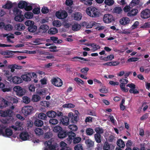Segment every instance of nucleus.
Here are the masks:
<instances>
[{"mask_svg":"<svg viewBox=\"0 0 150 150\" xmlns=\"http://www.w3.org/2000/svg\"><path fill=\"white\" fill-rule=\"evenodd\" d=\"M58 30L55 28H51L49 29L48 33L50 35H54L58 33Z\"/></svg>","mask_w":150,"mask_h":150,"instance_id":"72a5a7b5","label":"nucleus"},{"mask_svg":"<svg viewBox=\"0 0 150 150\" xmlns=\"http://www.w3.org/2000/svg\"><path fill=\"white\" fill-rule=\"evenodd\" d=\"M101 135L98 134H94V139L96 142L100 143L101 142Z\"/></svg>","mask_w":150,"mask_h":150,"instance_id":"7c9ffc66","label":"nucleus"},{"mask_svg":"<svg viewBox=\"0 0 150 150\" xmlns=\"http://www.w3.org/2000/svg\"><path fill=\"white\" fill-rule=\"evenodd\" d=\"M13 6V4L11 2L9 1H7L6 4L4 5L2 7L6 9H10Z\"/></svg>","mask_w":150,"mask_h":150,"instance_id":"a878e982","label":"nucleus"},{"mask_svg":"<svg viewBox=\"0 0 150 150\" xmlns=\"http://www.w3.org/2000/svg\"><path fill=\"white\" fill-rule=\"evenodd\" d=\"M95 130L96 132V134H98L101 135L104 132L103 129L102 127H96L95 129Z\"/></svg>","mask_w":150,"mask_h":150,"instance_id":"a19ab883","label":"nucleus"},{"mask_svg":"<svg viewBox=\"0 0 150 150\" xmlns=\"http://www.w3.org/2000/svg\"><path fill=\"white\" fill-rule=\"evenodd\" d=\"M108 141L109 142H115V137L114 136L111 135L109 137Z\"/></svg>","mask_w":150,"mask_h":150,"instance_id":"0e129e2a","label":"nucleus"},{"mask_svg":"<svg viewBox=\"0 0 150 150\" xmlns=\"http://www.w3.org/2000/svg\"><path fill=\"white\" fill-rule=\"evenodd\" d=\"M49 28V27L48 25L43 24L41 25L38 29V32L36 33L37 35H40V33H45Z\"/></svg>","mask_w":150,"mask_h":150,"instance_id":"9b49d317","label":"nucleus"},{"mask_svg":"<svg viewBox=\"0 0 150 150\" xmlns=\"http://www.w3.org/2000/svg\"><path fill=\"white\" fill-rule=\"evenodd\" d=\"M4 133V136L9 137L12 135L13 132L12 130L7 128L5 129Z\"/></svg>","mask_w":150,"mask_h":150,"instance_id":"393cba45","label":"nucleus"},{"mask_svg":"<svg viewBox=\"0 0 150 150\" xmlns=\"http://www.w3.org/2000/svg\"><path fill=\"white\" fill-rule=\"evenodd\" d=\"M129 19L127 17H124L121 18L120 20V23L122 25H125L129 23Z\"/></svg>","mask_w":150,"mask_h":150,"instance_id":"dca6fc26","label":"nucleus"},{"mask_svg":"<svg viewBox=\"0 0 150 150\" xmlns=\"http://www.w3.org/2000/svg\"><path fill=\"white\" fill-rule=\"evenodd\" d=\"M53 25L54 26H56L57 27H59L61 25V23L60 21H58L54 20L53 21Z\"/></svg>","mask_w":150,"mask_h":150,"instance_id":"13d9d810","label":"nucleus"},{"mask_svg":"<svg viewBox=\"0 0 150 150\" xmlns=\"http://www.w3.org/2000/svg\"><path fill=\"white\" fill-rule=\"evenodd\" d=\"M114 58V56L113 54H111L108 55L107 57H104V61H107L108 60H111Z\"/></svg>","mask_w":150,"mask_h":150,"instance_id":"5fc2aeb1","label":"nucleus"},{"mask_svg":"<svg viewBox=\"0 0 150 150\" xmlns=\"http://www.w3.org/2000/svg\"><path fill=\"white\" fill-rule=\"evenodd\" d=\"M0 88H1L2 91L4 92L9 91L11 90V89L9 87H8L7 86H5L4 84L0 82Z\"/></svg>","mask_w":150,"mask_h":150,"instance_id":"412c9836","label":"nucleus"},{"mask_svg":"<svg viewBox=\"0 0 150 150\" xmlns=\"http://www.w3.org/2000/svg\"><path fill=\"white\" fill-rule=\"evenodd\" d=\"M13 12L16 16V15L18 16V15L21 14L22 11H20L18 8L15 7L13 9Z\"/></svg>","mask_w":150,"mask_h":150,"instance_id":"49530a36","label":"nucleus"},{"mask_svg":"<svg viewBox=\"0 0 150 150\" xmlns=\"http://www.w3.org/2000/svg\"><path fill=\"white\" fill-rule=\"evenodd\" d=\"M103 20L105 23H109L114 21V18L112 15L107 14L104 15Z\"/></svg>","mask_w":150,"mask_h":150,"instance_id":"0eeeda50","label":"nucleus"},{"mask_svg":"<svg viewBox=\"0 0 150 150\" xmlns=\"http://www.w3.org/2000/svg\"><path fill=\"white\" fill-rule=\"evenodd\" d=\"M75 150H83V147L81 144H77L74 146Z\"/></svg>","mask_w":150,"mask_h":150,"instance_id":"338daca9","label":"nucleus"},{"mask_svg":"<svg viewBox=\"0 0 150 150\" xmlns=\"http://www.w3.org/2000/svg\"><path fill=\"white\" fill-rule=\"evenodd\" d=\"M69 128L72 131H76L77 130L78 127L76 125L74 124H70L68 126Z\"/></svg>","mask_w":150,"mask_h":150,"instance_id":"c03bdc74","label":"nucleus"},{"mask_svg":"<svg viewBox=\"0 0 150 150\" xmlns=\"http://www.w3.org/2000/svg\"><path fill=\"white\" fill-rule=\"evenodd\" d=\"M98 23L95 22H91L87 24L86 28H91L93 26H97Z\"/></svg>","mask_w":150,"mask_h":150,"instance_id":"4c0bfd02","label":"nucleus"},{"mask_svg":"<svg viewBox=\"0 0 150 150\" xmlns=\"http://www.w3.org/2000/svg\"><path fill=\"white\" fill-rule=\"evenodd\" d=\"M8 69H11V71L13 72L15 71V69H21L23 68L22 67L16 64L9 65L8 66Z\"/></svg>","mask_w":150,"mask_h":150,"instance_id":"4468645a","label":"nucleus"},{"mask_svg":"<svg viewBox=\"0 0 150 150\" xmlns=\"http://www.w3.org/2000/svg\"><path fill=\"white\" fill-rule=\"evenodd\" d=\"M70 119L67 116H63L61 120V122L64 125L67 126L69 124Z\"/></svg>","mask_w":150,"mask_h":150,"instance_id":"a211bd4d","label":"nucleus"},{"mask_svg":"<svg viewBox=\"0 0 150 150\" xmlns=\"http://www.w3.org/2000/svg\"><path fill=\"white\" fill-rule=\"evenodd\" d=\"M127 86L130 88L129 90V92L130 93L135 94H138L139 93V91L135 89L136 86L134 83H129L127 85Z\"/></svg>","mask_w":150,"mask_h":150,"instance_id":"1a4fd4ad","label":"nucleus"},{"mask_svg":"<svg viewBox=\"0 0 150 150\" xmlns=\"http://www.w3.org/2000/svg\"><path fill=\"white\" fill-rule=\"evenodd\" d=\"M85 143L87 147L90 149L92 148L94 145V142L90 139H86L85 141Z\"/></svg>","mask_w":150,"mask_h":150,"instance_id":"f3484780","label":"nucleus"},{"mask_svg":"<svg viewBox=\"0 0 150 150\" xmlns=\"http://www.w3.org/2000/svg\"><path fill=\"white\" fill-rule=\"evenodd\" d=\"M15 20L16 21H18L19 22H21L24 19V17L23 15L22 14L16 15L15 18Z\"/></svg>","mask_w":150,"mask_h":150,"instance_id":"79ce46f5","label":"nucleus"},{"mask_svg":"<svg viewBox=\"0 0 150 150\" xmlns=\"http://www.w3.org/2000/svg\"><path fill=\"white\" fill-rule=\"evenodd\" d=\"M75 107V105L71 103L66 104H65L63 105H62V107L64 108H74Z\"/></svg>","mask_w":150,"mask_h":150,"instance_id":"bf43d9fd","label":"nucleus"},{"mask_svg":"<svg viewBox=\"0 0 150 150\" xmlns=\"http://www.w3.org/2000/svg\"><path fill=\"white\" fill-rule=\"evenodd\" d=\"M114 1L113 0H105L104 3L105 4L109 6H112L113 4Z\"/></svg>","mask_w":150,"mask_h":150,"instance_id":"864d4df0","label":"nucleus"},{"mask_svg":"<svg viewBox=\"0 0 150 150\" xmlns=\"http://www.w3.org/2000/svg\"><path fill=\"white\" fill-rule=\"evenodd\" d=\"M58 136L60 138H63L68 136L67 140L69 143H71L72 140V138L76 136V134L72 131H70L68 132L62 129L59 132Z\"/></svg>","mask_w":150,"mask_h":150,"instance_id":"f257e3e1","label":"nucleus"},{"mask_svg":"<svg viewBox=\"0 0 150 150\" xmlns=\"http://www.w3.org/2000/svg\"><path fill=\"white\" fill-rule=\"evenodd\" d=\"M111 146H113V148H114V146L110 144L107 142H105L103 146V150H110Z\"/></svg>","mask_w":150,"mask_h":150,"instance_id":"c9c22d12","label":"nucleus"},{"mask_svg":"<svg viewBox=\"0 0 150 150\" xmlns=\"http://www.w3.org/2000/svg\"><path fill=\"white\" fill-rule=\"evenodd\" d=\"M74 80L77 82V84L79 85H80V83H81L83 85L84 83V81L78 78H75L74 79Z\"/></svg>","mask_w":150,"mask_h":150,"instance_id":"69168bd1","label":"nucleus"},{"mask_svg":"<svg viewBox=\"0 0 150 150\" xmlns=\"http://www.w3.org/2000/svg\"><path fill=\"white\" fill-rule=\"evenodd\" d=\"M29 135L26 132H22L19 135L20 138L23 141H25L29 139Z\"/></svg>","mask_w":150,"mask_h":150,"instance_id":"2eb2a0df","label":"nucleus"},{"mask_svg":"<svg viewBox=\"0 0 150 150\" xmlns=\"http://www.w3.org/2000/svg\"><path fill=\"white\" fill-rule=\"evenodd\" d=\"M41 99L40 96L37 95H33L32 97V100L35 102H37L39 101Z\"/></svg>","mask_w":150,"mask_h":150,"instance_id":"37998d69","label":"nucleus"},{"mask_svg":"<svg viewBox=\"0 0 150 150\" xmlns=\"http://www.w3.org/2000/svg\"><path fill=\"white\" fill-rule=\"evenodd\" d=\"M13 113L12 110L10 109H8L5 111L1 110L0 111V116L3 117L7 116L11 117L12 116Z\"/></svg>","mask_w":150,"mask_h":150,"instance_id":"6e6552de","label":"nucleus"},{"mask_svg":"<svg viewBox=\"0 0 150 150\" xmlns=\"http://www.w3.org/2000/svg\"><path fill=\"white\" fill-rule=\"evenodd\" d=\"M138 12L137 9L135 8L132 9L127 13V16H133L136 15Z\"/></svg>","mask_w":150,"mask_h":150,"instance_id":"5701e85b","label":"nucleus"},{"mask_svg":"<svg viewBox=\"0 0 150 150\" xmlns=\"http://www.w3.org/2000/svg\"><path fill=\"white\" fill-rule=\"evenodd\" d=\"M33 110V108L31 106H24L22 108L21 112L24 115L27 116L31 114Z\"/></svg>","mask_w":150,"mask_h":150,"instance_id":"7ed1b4c3","label":"nucleus"},{"mask_svg":"<svg viewBox=\"0 0 150 150\" xmlns=\"http://www.w3.org/2000/svg\"><path fill=\"white\" fill-rule=\"evenodd\" d=\"M82 17V14L80 12H76L74 14V19L76 20H80L81 19Z\"/></svg>","mask_w":150,"mask_h":150,"instance_id":"473e14b6","label":"nucleus"},{"mask_svg":"<svg viewBox=\"0 0 150 150\" xmlns=\"http://www.w3.org/2000/svg\"><path fill=\"white\" fill-rule=\"evenodd\" d=\"M23 101L25 104H28L30 102V99L29 98L26 96H24L23 98Z\"/></svg>","mask_w":150,"mask_h":150,"instance_id":"052dcab7","label":"nucleus"},{"mask_svg":"<svg viewBox=\"0 0 150 150\" xmlns=\"http://www.w3.org/2000/svg\"><path fill=\"white\" fill-rule=\"evenodd\" d=\"M117 144L121 148H124L125 146L124 142L121 139H119L117 141Z\"/></svg>","mask_w":150,"mask_h":150,"instance_id":"f704fd0d","label":"nucleus"},{"mask_svg":"<svg viewBox=\"0 0 150 150\" xmlns=\"http://www.w3.org/2000/svg\"><path fill=\"white\" fill-rule=\"evenodd\" d=\"M57 120L55 119H52L49 121V123L51 125H54L57 124L58 123Z\"/></svg>","mask_w":150,"mask_h":150,"instance_id":"8fccbe9b","label":"nucleus"},{"mask_svg":"<svg viewBox=\"0 0 150 150\" xmlns=\"http://www.w3.org/2000/svg\"><path fill=\"white\" fill-rule=\"evenodd\" d=\"M35 132L37 135L40 136L43 135L44 131L42 128H36L35 130Z\"/></svg>","mask_w":150,"mask_h":150,"instance_id":"c756f323","label":"nucleus"},{"mask_svg":"<svg viewBox=\"0 0 150 150\" xmlns=\"http://www.w3.org/2000/svg\"><path fill=\"white\" fill-rule=\"evenodd\" d=\"M24 17L26 18L30 19L32 18L33 16V15L32 13L27 12L25 13Z\"/></svg>","mask_w":150,"mask_h":150,"instance_id":"6e6d98bb","label":"nucleus"},{"mask_svg":"<svg viewBox=\"0 0 150 150\" xmlns=\"http://www.w3.org/2000/svg\"><path fill=\"white\" fill-rule=\"evenodd\" d=\"M37 26L33 25V26L29 27L28 28V31L31 33H34L37 29Z\"/></svg>","mask_w":150,"mask_h":150,"instance_id":"e433bc0d","label":"nucleus"},{"mask_svg":"<svg viewBox=\"0 0 150 150\" xmlns=\"http://www.w3.org/2000/svg\"><path fill=\"white\" fill-rule=\"evenodd\" d=\"M47 114L43 112H41L38 114V117L40 119L45 120L47 119Z\"/></svg>","mask_w":150,"mask_h":150,"instance_id":"ea45409f","label":"nucleus"},{"mask_svg":"<svg viewBox=\"0 0 150 150\" xmlns=\"http://www.w3.org/2000/svg\"><path fill=\"white\" fill-rule=\"evenodd\" d=\"M93 0H80L81 2L85 4L88 6H91L92 4V1Z\"/></svg>","mask_w":150,"mask_h":150,"instance_id":"09e8293b","label":"nucleus"},{"mask_svg":"<svg viewBox=\"0 0 150 150\" xmlns=\"http://www.w3.org/2000/svg\"><path fill=\"white\" fill-rule=\"evenodd\" d=\"M44 123L40 119H36L34 122V125L35 126L38 127H42Z\"/></svg>","mask_w":150,"mask_h":150,"instance_id":"2f4dec72","label":"nucleus"},{"mask_svg":"<svg viewBox=\"0 0 150 150\" xmlns=\"http://www.w3.org/2000/svg\"><path fill=\"white\" fill-rule=\"evenodd\" d=\"M81 28V25L78 23L75 24L72 26V29L74 31H78Z\"/></svg>","mask_w":150,"mask_h":150,"instance_id":"a18cd8bd","label":"nucleus"},{"mask_svg":"<svg viewBox=\"0 0 150 150\" xmlns=\"http://www.w3.org/2000/svg\"><path fill=\"white\" fill-rule=\"evenodd\" d=\"M25 23L26 25L30 27L34 25V23L33 21L28 20L25 22Z\"/></svg>","mask_w":150,"mask_h":150,"instance_id":"4d7b16f0","label":"nucleus"},{"mask_svg":"<svg viewBox=\"0 0 150 150\" xmlns=\"http://www.w3.org/2000/svg\"><path fill=\"white\" fill-rule=\"evenodd\" d=\"M86 134L89 135H92L94 133L93 129L90 128H88L86 129Z\"/></svg>","mask_w":150,"mask_h":150,"instance_id":"de8ad7c7","label":"nucleus"},{"mask_svg":"<svg viewBox=\"0 0 150 150\" xmlns=\"http://www.w3.org/2000/svg\"><path fill=\"white\" fill-rule=\"evenodd\" d=\"M62 129H63L61 127L59 126H57L54 128L53 131L54 132L58 133Z\"/></svg>","mask_w":150,"mask_h":150,"instance_id":"603ef678","label":"nucleus"},{"mask_svg":"<svg viewBox=\"0 0 150 150\" xmlns=\"http://www.w3.org/2000/svg\"><path fill=\"white\" fill-rule=\"evenodd\" d=\"M21 77L22 80L28 82L31 81L30 77V76L28 75V73L26 74L22 75Z\"/></svg>","mask_w":150,"mask_h":150,"instance_id":"b1692460","label":"nucleus"},{"mask_svg":"<svg viewBox=\"0 0 150 150\" xmlns=\"http://www.w3.org/2000/svg\"><path fill=\"white\" fill-rule=\"evenodd\" d=\"M88 46H91L93 48H94L96 50L100 49V47L99 45L95 44L94 43H91L88 45Z\"/></svg>","mask_w":150,"mask_h":150,"instance_id":"680f3d73","label":"nucleus"},{"mask_svg":"<svg viewBox=\"0 0 150 150\" xmlns=\"http://www.w3.org/2000/svg\"><path fill=\"white\" fill-rule=\"evenodd\" d=\"M13 82L15 84H19L23 82L21 77L18 76H15L12 78Z\"/></svg>","mask_w":150,"mask_h":150,"instance_id":"6ab92c4d","label":"nucleus"},{"mask_svg":"<svg viewBox=\"0 0 150 150\" xmlns=\"http://www.w3.org/2000/svg\"><path fill=\"white\" fill-rule=\"evenodd\" d=\"M86 12L88 15L92 17H98L100 14L98 10L94 7H90L87 8L86 10Z\"/></svg>","mask_w":150,"mask_h":150,"instance_id":"f03ea898","label":"nucleus"},{"mask_svg":"<svg viewBox=\"0 0 150 150\" xmlns=\"http://www.w3.org/2000/svg\"><path fill=\"white\" fill-rule=\"evenodd\" d=\"M15 28L18 31H23L25 28V25L22 24H18L15 26Z\"/></svg>","mask_w":150,"mask_h":150,"instance_id":"bb28decb","label":"nucleus"},{"mask_svg":"<svg viewBox=\"0 0 150 150\" xmlns=\"http://www.w3.org/2000/svg\"><path fill=\"white\" fill-rule=\"evenodd\" d=\"M67 13L65 11L62 12H57L56 13V16L59 19H64L67 16Z\"/></svg>","mask_w":150,"mask_h":150,"instance_id":"f8f14e48","label":"nucleus"},{"mask_svg":"<svg viewBox=\"0 0 150 150\" xmlns=\"http://www.w3.org/2000/svg\"><path fill=\"white\" fill-rule=\"evenodd\" d=\"M113 11L114 13L120 14L122 11V9L120 7L116 6L113 8Z\"/></svg>","mask_w":150,"mask_h":150,"instance_id":"c85d7f7f","label":"nucleus"},{"mask_svg":"<svg viewBox=\"0 0 150 150\" xmlns=\"http://www.w3.org/2000/svg\"><path fill=\"white\" fill-rule=\"evenodd\" d=\"M13 90L15 91L17 96H22L25 93V90L19 86H16L13 88Z\"/></svg>","mask_w":150,"mask_h":150,"instance_id":"39448f33","label":"nucleus"},{"mask_svg":"<svg viewBox=\"0 0 150 150\" xmlns=\"http://www.w3.org/2000/svg\"><path fill=\"white\" fill-rule=\"evenodd\" d=\"M78 116L76 114H74V116L72 118L70 119V122L71 123L75 124L77 123L78 121L77 119Z\"/></svg>","mask_w":150,"mask_h":150,"instance_id":"58836bf2","label":"nucleus"},{"mask_svg":"<svg viewBox=\"0 0 150 150\" xmlns=\"http://www.w3.org/2000/svg\"><path fill=\"white\" fill-rule=\"evenodd\" d=\"M28 5L26 2L23 1H21L18 4V6L19 8L23 9L25 8V6Z\"/></svg>","mask_w":150,"mask_h":150,"instance_id":"cd10ccee","label":"nucleus"},{"mask_svg":"<svg viewBox=\"0 0 150 150\" xmlns=\"http://www.w3.org/2000/svg\"><path fill=\"white\" fill-rule=\"evenodd\" d=\"M4 75L7 78V80L9 81H11L12 80V74L9 71L7 70H5L4 71Z\"/></svg>","mask_w":150,"mask_h":150,"instance_id":"aec40b11","label":"nucleus"},{"mask_svg":"<svg viewBox=\"0 0 150 150\" xmlns=\"http://www.w3.org/2000/svg\"><path fill=\"white\" fill-rule=\"evenodd\" d=\"M74 137L72 138L73 139V143L74 144H76L79 143L81 140V139L80 137Z\"/></svg>","mask_w":150,"mask_h":150,"instance_id":"3c124183","label":"nucleus"},{"mask_svg":"<svg viewBox=\"0 0 150 150\" xmlns=\"http://www.w3.org/2000/svg\"><path fill=\"white\" fill-rule=\"evenodd\" d=\"M46 114L48 117L53 118L56 117L57 114L55 112L52 110H50L47 112L46 113Z\"/></svg>","mask_w":150,"mask_h":150,"instance_id":"4be33fe9","label":"nucleus"},{"mask_svg":"<svg viewBox=\"0 0 150 150\" xmlns=\"http://www.w3.org/2000/svg\"><path fill=\"white\" fill-rule=\"evenodd\" d=\"M141 17L144 19H147L150 17V10L146 8L143 10L141 13Z\"/></svg>","mask_w":150,"mask_h":150,"instance_id":"9d476101","label":"nucleus"},{"mask_svg":"<svg viewBox=\"0 0 150 150\" xmlns=\"http://www.w3.org/2000/svg\"><path fill=\"white\" fill-rule=\"evenodd\" d=\"M47 146L48 148L51 150H56V148L58 146L57 144L55 143L53 144H52L51 141H48L46 142Z\"/></svg>","mask_w":150,"mask_h":150,"instance_id":"ddd939ff","label":"nucleus"},{"mask_svg":"<svg viewBox=\"0 0 150 150\" xmlns=\"http://www.w3.org/2000/svg\"><path fill=\"white\" fill-rule=\"evenodd\" d=\"M128 81L126 79H122L120 80V88L123 92H127L129 91L128 88H125V85L128 83Z\"/></svg>","mask_w":150,"mask_h":150,"instance_id":"20e7f679","label":"nucleus"},{"mask_svg":"<svg viewBox=\"0 0 150 150\" xmlns=\"http://www.w3.org/2000/svg\"><path fill=\"white\" fill-rule=\"evenodd\" d=\"M51 82L52 84L54 86L59 87L63 85V82L62 80L59 78H53L51 80Z\"/></svg>","mask_w":150,"mask_h":150,"instance_id":"423d86ee","label":"nucleus"},{"mask_svg":"<svg viewBox=\"0 0 150 150\" xmlns=\"http://www.w3.org/2000/svg\"><path fill=\"white\" fill-rule=\"evenodd\" d=\"M13 27L10 24H8L4 27V30L7 31H9L12 30Z\"/></svg>","mask_w":150,"mask_h":150,"instance_id":"e2e57ef3","label":"nucleus"},{"mask_svg":"<svg viewBox=\"0 0 150 150\" xmlns=\"http://www.w3.org/2000/svg\"><path fill=\"white\" fill-rule=\"evenodd\" d=\"M140 28H150V23L147 22L145 23L143 25L140 27Z\"/></svg>","mask_w":150,"mask_h":150,"instance_id":"774afa93","label":"nucleus"}]
</instances>
